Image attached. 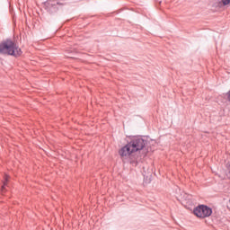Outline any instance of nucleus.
I'll return each instance as SVG.
<instances>
[{
	"instance_id": "nucleus-1",
	"label": "nucleus",
	"mask_w": 230,
	"mask_h": 230,
	"mask_svg": "<svg viewBox=\"0 0 230 230\" xmlns=\"http://www.w3.org/2000/svg\"><path fill=\"white\" fill-rule=\"evenodd\" d=\"M143 148H145V140L136 137L119 150V155L121 159H130V157H134L135 154L141 152Z\"/></svg>"
},
{
	"instance_id": "nucleus-2",
	"label": "nucleus",
	"mask_w": 230,
	"mask_h": 230,
	"mask_svg": "<svg viewBox=\"0 0 230 230\" xmlns=\"http://www.w3.org/2000/svg\"><path fill=\"white\" fill-rule=\"evenodd\" d=\"M0 54L9 55L10 57H21L22 49H21L15 42L12 40H6L0 43Z\"/></svg>"
},
{
	"instance_id": "nucleus-3",
	"label": "nucleus",
	"mask_w": 230,
	"mask_h": 230,
	"mask_svg": "<svg viewBox=\"0 0 230 230\" xmlns=\"http://www.w3.org/2000/svg\"><path fill=\"white\" fill-rule=\"evenodd\" d=\"M213 211L208 206L200 205L194 208V215L199 218H206V217H211Z\"/></svg>"
},
{
	"instance_id": "nucleus-4",
	"label": "nucleus",
	"mask_w": 230,
	"mask_h": 230,
	"mask_svg": "<svg viewBox=\"0 0 230 230\" xmlns=\"http://www.w3.org/2000/svg\"><path fill=\"white\" fill-rule=\"evenodd\" d=\"M10 179V176H8L7 174L4 175V186H2V191L3 190H4V186H6L8 180Z\"/></svg>"
},
{
	"instance_id": "nucleus-5",
	"label": "nucleus",
	"mask_w": 230,
	"mask_h": 230,
	"mask_svg": "<svg viewBox=\"0 0 230 230\" xmlns=\"http://www.w3.org/2000/svg\"><path fill=\"white\" fill-rule=\"evenodd\" d=\"M222 3L224 6H227V4H230V0H222Z\"/></svg>"
}]
</instances>
